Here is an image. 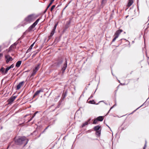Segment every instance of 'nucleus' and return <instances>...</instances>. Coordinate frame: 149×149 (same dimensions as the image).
I'll use <instances>...</instances> for the list:
<instances>
[{
  "instance_id": "nucleus-17",
  "label": "nucleus",
  "mask_w": 149,
  "mask_h": 149,
  "mask_svg": "<svg viewBox=\"0 0 149 149\" xmlns=\"http://www.w3.org/2000/svg\"><path fill=\"white\" fill-rule=\"evenodd\" d=\"M133 3V0H129L128 3L127 5L128 6H130Z\"/></svg>"
},
{
  "instance_id": "nucleus-12",
  "label": "nucleus",
  "mask_w": 149,
  "mask_h": 149,
  "mask_svg": "<svg viewBox=\"0 0 149 149\" xmlns=\"http://www.w3.org/2000/svg\"><path fill=\"white\" fill-rule=\"evenodd\" d=\"M97 120L98 121H102L104 119V116H98L96 118Z\"/></svg>"
},
{
  "instance_id": "nucleus-32",
  "label": "nucleus",
  "mask_w": 149,
  "mask_h": 149,
  "mask_svg": "<svg viewBox=\"0 0 149 149\" xmlns=\"http://www.w3.org/2000/svg\"><path fill=\"white\" fill-rule=\"evenodd\" d=\"M35 53H34L33 55L32 56V58H33L37 54V52H35Z\"/></svg>"
},
{
  "instance_id": "nucleus-15",
  "label": "nucleus",
  "mask_w": 149,
  "mask_h": 149,
  "mask_svg": "<svg viewBox=\"0 0 149 149\" xmlns=\"http://www.w3.org/2000/svg\"><path fill=\"white\" fill-rule=\"evenodd\" d=\"M22 61H17L16 63L15 66L17 68L19 67L20 66L22 63Z\"/></svg>"
},
{
  "instance_id": "nucleus-22",
  "label": "nucleus",
  "mask_w": 149,
  "mask_h": 149,
  "mask_svg": "<svg viewBox=\"0 0 149 149\" xmlns=\"http://www.w3.org/2000/svg\"><path fill=\"white\" fill-rule=\"evenodd\" d=\"M18 43V42H17H17L14 43L13 44L11 45L10 47H14V46H16L17 45Z\"/></svg>"
},
{
  "instance_id": "nucleus-64",
  "label": "nucleus",
  "mask_w": 149,
  "mask_h": 149,
  "mask_svg": "<svg viewBox=\"0 0 149 149\" xmlns=\"http://www.w3.org/2000/svg\"><path fill=\"white\" fill-rule=\"evenodd\" d=\"M29 114H26V115H25L24 116V117H26L27 116H29Z\"/></svg>"
},
{
  "instance_id": "nucleus-14",
  "label": "nucleus",
  "mask_w": 149,
  "mask_h": 149,
  "mask_svg": "<svg viewBox=\"0 0 149 149\" xmlns=\"http://www.w3.org/2000/svg\"><path fill=\"white\" fill-rule=\"evenodd\" d=\"M0 71L1 73L3 74H5L8 72H6V70H5V69L3 67L1 68Z\"/></svg>"
},
{
  "instance_id": "nucleus-57",
  "label": "nucleus",
  "mask_w": 149,
  "mask_h": 149,
  "mask_svg": "<svg viewBox=\"0 0 149 149\" xmlns=\"http://www.w3.org/2000/svg\"><path fill=\"white\" fill-rule=\"evenodd\" d=\"M39 52V51L38 49L36 51H35L33 52H37V53H38Z\"/></svg>"
},
{
  "instance_id": "nucleus-1",
  "label": "nucleus",
  "mask_w": 149,
  "mask_h": 149,
  "mask_svg": "<svg viewBox=\"0 0 149 149\" xmlns=\"http://www.w3.org/2000/svg\"><path fill=\"white\" fill-rule=\"evenodd\" d=\"M68 60L64 56L60 55L54 59L52 67L61 68L60 72L63 75L67 67Z\"/></svg>"
},
{
  "instance_id": "nucleus-26",
  "label": "nucleus",
  "mask_w": 149,
  "mask_h": 149,
  "mask_svg": "<svg viewBox=\"0 0 149 149\" xmlns=\"http://www.w3.org/2000/svg\"><path fill=\"white\" fill-rule=\"evenodd\" d=\"M70 23H71L70 20L69 21L67 22L66 24L67 25H68V26H69V25L70 24Z\"/></svg>"
},
{
  "instance_id": "nucleus-35",
  "label": "nucleus",
  "mask_w": 149,
  "mask_h": 149,
  "mask_svg": "<svg viewBox=\"0 0 149 149\" xmlns=\"http://www.w3.org/2000/svg\"><path fill=\"white\" fill-rule=\"evenodd\" d=\"M69 27V26L65 24V29L63 31H65Z\"/></svg>"
},
{
  "instance_id": "nucleus-36",
  "label": "nucleus",
  "mask_w": 149,
  "mask_h": 149,
  "mask_svg": "<svg viewBox=\"0 0 149 149\" xmlns=\"http://www.w3.org/2000/svg\"><path fill=\"white\" fill-rule=\"evenodd\" d=\"M63 100H62V98H61L60 100V101L58 103H59V105H60L61 104V102H62V101Z\"/></svg>"
},
{
  "instance_id": "nucleus-31",
  "label": "nucleus",
  "mask_w": 149,
  "mask_h": 149,
  "mask_svg": "<svg viewBox=\"0 0 149 149\" xmlns=\"http://www.w3.org/2000/svg\"><path fill=\"white\" fill-rule=\"evenodd\" d=\"M33 119V118H32V117L31 116L30 117V118L28 120L27 123H28L30 122L31 120H32Z\"/></svg>"
},
{
  "instance_id": "nucleus-30",
  "label": "nucleus",
  "mask_w": 149,
  "mask_h": 149,
  "mask_svg": "<svg viewBox=\"0 0 149 149\" xmlns=\"http://www.w3.org/2000/svg\"><path fill=\"white\" fill-rule=\"evenodd\" d=\"M10 69V68L9 66L7 67L5 69V70L6 72H8V71Z\"/></svg>"
},
{
  "instance_id": "nucleus-11",
  "label": "nucleus",
  "mask_w": 149,
  "mask_h": 149,
  "mask_svg": "<svg viewBox=\"0 0 149 149\" xmlns=\"http://www.w3.org/2000/svg\"><path fill=\"white\" fill-rule=\"evenodd\" d=\"M123 31L122 29H119L117 30L115 33L114 36L118 37L121 32Z\"/></svg>"
},
{
  "instance_id": "nucleus-51",
  "label": "nucleus",
  "mask_w": 149,
  "mask_h": 149,
  "mask_svg": "<svg viewBox=\"0 0 149 149\" xmlns=\"http://www.w3.org/2000/svg\"><path fill=\"white\" fill-rule=\"evenodd\" d=\"M31 55V54H29L28 55H27V58H28Z\"/></svg>"
},
{
  "instance_id": "nucleus-27",
  "label": "nucleus",
  "mask_w": 149,
  "mask_h": 149,
  "mask_svg": "<svg viewBox=\"0 0 149 149\" xmlns=\"http://www.w3.org/2000/svg\"><path fill=\"white\" fill-rule=\"evenodd\" d=\"M54 32H55V31H54L53 30H52V31L50 33V36L52 37L53 36V35L54 34Z\"/></svg>"
},
{
  "instance_id": "nucleus-52",
  "label": "nucleus",
  "mask_w": 149,
  "mask_h": 149,
  "mask_svg": "<svg viewBox=\"0 0 149 149\" xmlns=\"http://www.w3.org/2000/svg\"><path fill=\"white\" fill-rule=\"evenodd\" d=\"M126 44H127L128 45H129L130 44V42L129 41H126Z\"/></svg>"
},
{
  "instance_id": "nucleus-10",
  "label": "nucleus",
  "mask_w": 149,
  "mask_h": 149,
  "mask_svg": "<svg viewBox=\"0 0 149 149\" xmlns=\"http://www.w3.org/2000/svg\"><path fill=\"white\" fill-rule=\"evenodd\" d=\"M25 81H22L20 82L18 84L17 86L16 89L17 90H19L20 89L21 86L24 84Z\"/></svg>"
},
{
  "instance_id": "nucleus-44",
  "label": "nucleus",
  "mask_w": 149,
  "mask_h": 149,
  "mask_svg": "<svg viewBox=\"0 0 149 149\" xmlns=\"http://www.w3.org/2000/svg\"><path fill=\"white\" fill-rule=\"evenodd\" d=\"M36 113H34L33 115L31 116L33 118L36 116Z\"/></svg>"
},
{
  "instance_id": "nucleus-8",
  "label": "nucleus",
  "mask_w": 149,
  "mask_h": 149,
  "mask_svg": "<svg viewBox=\"0 0 149 149\" xmlns=\"http://www.w3.org/2000/svg\"><path fill=\"white\" fill-rule=\"evenodd\" d=\"M5 58L7 63H8L10 61H12L13 60L12 58L8 54L5 55Z\"/></svg>"
},
{
  "instance_id": "nucleus-23",
  "label": "nucleus",
  "mask_w": 149,
  "mask_h": 149,
  "mask_svg": "<svg viewBox=\"0 0 149 149\" xmlns=\"http://www.w3.org/2000/svg\"><path fill=\"white\" fill-rule=\"evenodd\" d=\"M33 47H29V48L27 50L26 53H28L30 52L31 50L32 49Z\"/></svg>"
},
{
  "instance_id": "nucleus-62",
  "label": "nucleus",
  "mask_w": 149,
  "mask_h": 149,
  "mask_svg": "<svg viewBox=\"0 0 149 149\" xmlns=\"http://www.w3.org/2000/svg\"><path fill=\"white\" fill-rule=\"evenodd\" d=\"M42 47H40V48L38 49V50L39 51H40L41 50V49Z\"/></svg>"
},
{
  "instance_id": "nucleus-43",
  "label": "nucleus",
  "mask_w": 149,
  "mask_h": 149,
  "mask_svg": "<svg viewBox=\"0 0 149 149\" xmlns=\"http://www.w3.org/2000/svg\"><path fill=\"white\" fill-rule=\"evenodd\" d=\"M36 113H34L33 115L31 116L33 118L36 116Z\"/></svg>"
},
{
  "instance_id": "nucleus-53",
  "label": "nucleus",
  "mask_w": 149,
  "mask_h": 149,
  "mask_svg": "<svg viewBox=\"0 0 149 149\" xmlns=\"http://www.w3.org/2000/svg\"><path fill=\"white\" fill-rule=\"evenodd\" d=\"M35 43V42L33 43L32 44L30 47H33Z\"/></svg>"
},
{
  "instance_id": "nucleus-38",
  "label": "nucleus",
  "mask_w": 149,
  "mask_h": 149,
  "mask_svg": "<svg viewBox=\"0 0 149 149\" xmlns=\"http://www.w3.org/2000/svg\"><path fill=\"white\" fill-rule=\"evenodd\" d=\"M13 47H9V51H8V52H11V51H12V48Z\"/></svg>"
},
{
  "instance_id": "nucleus-5",
  "label": "nucleus",
  "mask_w": 149,
  "mask_h": 149,
  "mask_svg": "<svg viewBox=\"0 0 149 149\" xmlns=\"http://www.w3.org/2000/svg\"><path fill=\"white\" fill-rule=\"evenodd\" d=\"M40 65L41 64L39 63L35 66L33 70V71L30 75V77H32L33 76L36 74L37 71L39 69Z\"/></svg>"
},
{
  "instance_id": "nucleus-4",
  "label": "nucleus",
  "mask_w": 149,
  "mask_h": 149,
  "mask_svg": "<svg viewBox=\"0 0 149 149\" xmlns=\"http://www.w3.org/2000/svg\"><path fill=\"white\" fill-rule=\"evenodd\" d=\"M94 131H95V134L97 137L100 136L101 133V128L99 125L95 126L93 128Z\"/></svg>"
},
{
  "instance_id": "nucleus-13",
  "label": "nucleus",
  "mask_w": 149,
  "mask_h": 149,
  "mask_svg": "<svg viewBox=\"0 0 149 149\" xmlns=\"http://www.w3.org/2000/svg\"><path fill=\"white\" fill-rule=\"evenodd\" d=\"M28 23H27V22L24 21V20L23 22H22L21 24H20L19 25H18V26L19 27L21 26H24L25 25H26Z\"/></svg>"
},
{
  "instance_id": "nucleus-58",
  "label": "nucleus",
  "mask_w": 149,
  "mask_h": 149,
  "mask_svg": "<svg viewBox=\"0 0 149 149\" xmlns=\"http://www.w3.org/2000/svg\"><path fill=\"white\" fill-rule=\"evenodd\" d=\"M88 87V86L86 87H85V89H84V91H85V90H87V88Z\"/></svg>"
},
{
  "instance_id": "nucleus-48",
  "label": "nucleus",
  "mask_w": 149,
  "mask_h": 149,
  "mask_svg": "<svg viewBox=\"0 0 149 149\" xmlns=\"http://www.w3.org/2000/svg\"><path fill=\"white\" fill-rule=\"evenodd\" d=\"M101 102H104L106 104V105H107V104L106 103H105L104 102V101H100L98 102V103Z\"/></svg>"
},
{
  "instance_id": "nucleus-40",
  "label": "nucleus",
  "mask_w": 149,
  "mask_h": 149,
  "mask_svg": "<svg viewBox=\"0 0 149 149\" xmlns=\"http://www.w3.org/2000/svg\"><path fill=\"white\" fill-rule=\"evenodd\" d=\"M52 3H51V2H50L47 6L48 8H49V7L52 4Z\"/></svg>"
},
{
  "instance_id": "nucleus-39",
  "label": "nucleus",
  "mask_w": 149,
  "mask_h": 149,
  "mask_svg": "<svg viewBox=\"0 0 149 149\" xmlns=\"http://www.w3.org/2000/svg\"><path fill=\"white\" fill-rule=\"evenodd\" d=\"M146 50L145 52H146V47H143V48H142V50L143 51V50Z\"/></svg>"
},
{
  "instance_id": "nucleus-18",
  "label": "nucleus",
  "mask_w": 149,
  "mask_h": 149,
  "mask_svg": "<svg viewBox=\"0 0 149 149\" xmlns=\"http://www.w3.org/2000/svg\"><path fill=\"white\" fill-rule=\"evenodd\" d=\"M88 124V123L87 121H86L84 123H82V125L81 126V127H84L85 126L87 125Z\"/></svg>"
},
{
  "instance_id": "nucleus-9",
  "label": "nucleus",
  "mask_w": 149,
  "mask_h": 149,
  "mask_svg": "<svg viewBox=\"0 0 149 149\" xmlns=\"http://www.w3.org/2000/svg\"><path fill=\"white\" fill-rule=\"evenodd\" d=\"M43 92V89L40 88L39 90H37L34 93L33 96V98L38 95L40 93Z\"/></svg>"
},
{
  "instance_id": "nucleus-19",
  "label": "nucleus",
  "mask_w": 149,
  "mask_h": 149,
  "mask_svg": "<svg viewBox=\"0 0 149 149\" xmlns=\"http://www.w3.org/2000/svg\"><path fill=\"white\" fill-rule=\"evenodd\" d=\"M128 125L127 124H126L125 125H124V127H122L121 128V131L125 130L128 127Z\"/></svg>"
},
{
  "instance_id": "nucleus-29",
  "label": "nucleus",
  "mask_w": 149,
  "mask_h": 149,
  "mask_svg": "<svg viewBox=\"0 0 149 149\" xmlns=\"http://www.w3.org/2000/svg\"><path fill=\"white\" fill-rule=\"evenodd\" d=\"M107 0H102V4L103 5L106 2Z\"/></svg>"
},
{
  "instance_id": "nucleus-16",
  "label": "nucleus",
  "mask_w": 149,
  "mask_h": 149,
  "mask_svg": "<svg viewBox=\"0 0 149 149\" xmlns=\"http://www.w3.org/2000/svg\"><path fill=\"white\" fill-rule=\"evenodd\" d=\"M88 103L91 104H96V105H97L99 104L98 103H97V104L95 103V101L94 100H90L89 101Z\"/></svg>"
},
{
  "instance_id": "nucleus-46",
  "label": "nucleus",
  "mask_w": 149,
  "mask_h": 149,
  "mask_svg": "<svg viewBox=\"0 0 149 149\" xmlns=\"http://www.w3.org/2000/svg\"><path fill=\"white\" fill-rule=\"evenodd\" d=\"M91 118H89V119H88V122H89V123H88V124H90V121H91Z\"/></svg>"
},
{
  "instance_id": "nucleus-41",
  "label": "nucleus",
  "mask_w": 149,
  "mask_h": 149,
  "mask_svg": "<svg viewBox=\"0 0 149 149\" xmlns=\"http://www.w3.org/2000/svg\"><path fill=\"white\" fill-rule=\"evenodd\" d=\"M67 93V91L65 90V91L63 93L64 94H65V95H66Z\"/></svg>"
},
{
  "instance_id": "nucleus-61",
  "label": "nucleus",
  "mask_w": 149,
  "mask_h": 149,
  "mask_svg": "<svg viewBox=\"0 0 149 149\" xmlns=\"http://www.w3.org/2000/svg\"><path fill=\"white\" fill-rule=\"evenodd\" d=\"M106 125L110 129L111 131H111V130L110 127L108 125H107L106 124Z\"/></svg>"
},
{
  "instance_id": "nucleus-63",
  "label": "nucleus",
  "mask_w": 149,
  "mask_h": 149,
  "mask_svg": "<svg viewBox=\"0 0 149 149\" xmlns=\"http://www.w3.org/2000/svg\"><path fill=\"white\" fill-rule=\"evenodd\" d=\"M46 130H45V129L41 133L42 134L43 133H44V132H45V131Z\"/></svg>"
},
{
  "instance_id": "nucleus-3",
  "label": "nucleus",
  "mask_w": 149,
  "mask_h": 149,
  "mask_svg": "<svg viewBox=\"0 0 149 149\" xmlns=\"http://www.w3.org/2000/svg\"><path fill=\"white\" fill-rule=\"evenodd\" d=\"M36 17L34 14H32L29 15L24 19V21L29 23H30L34 21Z\"/></svg>"
},
{
  "instance_id": "nucleus-34",
  "label": "nucleus",
  "mask_w": 149,
  "mask_h": 149,
  "mask_svg": "<svg viewBox=\"0 0 149 149\" xmlns=\"http://www.w3.org/2000/svg\"><path fill=\"white\" fill-rule=\"evenodd\" d=\"M42 127V126L41 125H40L39 126H38L37 127V129L39 130H40Z\"/></svg>"
},
{
  "instance_id": "nucleus-60",
  "label": "nucleus",
  "mask_w": 149,
  "mask_h": 149,
  "mask_svg": "<svg viewBox=\"0 0 149 149\" xmlns=\"http://www.w3.org/2000/svg\"><path fill=\"white\" fill-rule=\"evenodd\" d=\"M49 127V125L47 127H46V128L45 129V130H46Z\"/></svg>"
},
{
  "instance_id": "nucleus-55",
  "label": "nucleus",
  "mask_w": 149,
  "mask_h": 149,
  "mask_svg": "<svg viewBox=\"0 0 149 149\" xmlns=\"http://www.w3.org/2000/svg\"><path fill=\"white\" fill-rule=\"evenodd\" d=\"M113 107H114V106H112V107H111L109 109V111H110L111 110V109H112Z\"/></svg>"
},
{
  "instance_id": "nucleus-49",
  "label": "nucleus",
  "mask_w": 149,
  "mask_h": 149,
  "mask_svg": "<svg viewBox=\"0 0 149 149\" xmlns=\"http://www.w3.org/2000/svg\"><path fill=\"white\" fill-rule=\"evenodd\" d=\"M93 94H92L91 95V96L89 98H88V99H90L91 98H92L93 97Z\"/></svg>"
},
{
  "instance_id": "nucleus-50",
  "label": "nucleus",
  "mask_w": 149,
  "mask_h": 149,
  "mask_svg": "<svg viewBox=\"0 0 149 149\" xmlns=\"http://www.w3.org/2000/svg\"><path fill=\"white\" fill-rule=\"evenodd\" d=\"M98 84L97 85V86H98ZM97 88H96V90H95V91L94 92V93H93V94H93V95H94V94H95V92L96 91V90H97Z\"/></svg>"
},
{
  "instance_id": "nucleus-45",
  "label": "nucleus",
  "mask_w": 149,
  "mask_h": 149,
  "mask_svg": "<svg viewBox=\"0 0 149 149\" xmlns=\"http://www.w3.org/2000/svg\"><path fill=\"white\" fill-rule=\"evenodd\" d=\"M36 113H34L33 115L31 116L33 118L36 116Z\"/></svg>"
},
{
  "instance_id": "nucleus-28",
  "label": "nucleus",
  "mask_w": 149,
  "mask_h": 149,
  "mask_svg": "<svg viewBox=\"0 0 149 149\" xmlns=\"http://www.w3.org/2000/svg\"><path fill=\"white\" fill-rule=\"evenodd\" d=\"M55 7V5H53L51 9H50V11H52L53 10V9H54V8Z\"/></svg>"
},
{
  "instance_id": "nucleus-25",
  "label": "nucleus",
  "mask_w": 149,
  "mask_h": 149,
  "mask_svg": "<svg viewBox=\"0 0 149 149\" xmlns=\"http://www.w3.org/2000/svg\"><path fill=\"white\" fill-rule=\"evenodd\" d=\"M66 96V95H65V94H64L63 93L62 96L61 97V98L62 99V100H64V99L65 97Z\"/></svg>"
},
{
  "instance_id": "nucleus-33",
  "label": "nucleus",
  "mask_w": 149,
  "mask_h": 149,
  "mask_svg": "<svg viewBox=\"0 0 149 149\" xmlns=\"http://www.w3.org/2000/svg\"><path fill=\"white\" fill-rule=\"evenodd\" d=\"M114 37L112 40V42H114L118 37L114 35Z\"/></svg>"
},
{
  "instance_id": "nucleus-2",
  "label": "nucleus",
  "mask_w": 149,
  "mask_h": 149,
  "mask_svg": "<svg viewBox=\"0 0 149 149\" xmlns=\"http://www.w3.org/2000/svg\"><path fill=\"white\" fill-rule=\"evenodd\" d=\"M29 140L25 136H19L17 139L14 140L15 144L17 145H21L24 143L25 146L28 143Z\"/></svg>"
},
{
  "instance_id": "nucleus-59",
  "label": "nucleus",
  "mask_w": 149,
  "mask_h": 149,
  "mask_svg": "<svg viewBox=\"0 0 149 149\" xmlns=\"http://www.w3.org/2000/svg\"><path fill=\"white\" fill-rule=\"evenodd\" d=\"M111 73H112V75H113V72H112V69H111Z\"/></svg>"
},
{
  "instance_id": "nucleus-37",
  "label": "nucleus",
  "mask_w": 149,
  "mask_h": 149,
  "mask_svg": "<svg viewBox=\"0 0 149 149\" xmlns=\"http://www.w3.org/2000/svg\"><path fill=\"white\" fill-rule=\"evenodd\" d=\"M14 64H12L11 65H10V66H9L10 68V69L11 68H13L14 67Z\"/></svg>"
},
{
  "instance_id": "nucleus-21",
  "label": "nucleus",
  "mask_w": 149,
  "mask_h": 149,
  "mask_svg": "<svg viewBox=\"0 0 149 149\" xmlns=\"http://www.w3.org/2000/svg\"><path fill=\"white\" fill-rule=\"evenodd\" d=\"M144 104V103H143V104L141 105L139 107H138V108H137L136 110H134V111H133L131 113H130V114H133L134 112H135L136 110H138V109H139V108H140L142 106L143 104Z\"/></svg>"
},
{
  "instance_id": "nucleus-24",
  "label": "nucleus",
  "mask_w": 149,
  "mask_h": 149,
  "mask_svg": "<svg viewBox=\"0 0 149 149\" xmlns=\"http://www.w3.org/2000/svg\"><path fill=\"white\" fill-rule=\"evenodd\" d=\"M57 25H58V23H56L55 24L52 30H53L54 31H55Z\"/></svg>"
},
{
  "instance_id": "nucleus-7",
  "label": "nucleus",
  "mask_w": 149,
  "mask_h": 149,
  "mask_svg": "<svg viewBox=\"0 0 149 149\" xmlns=\"http://www.w3.org/2000/svg\"><path fill=\"white\" fill-rule=\"evenodd\" d=\"M13 94L12 96L7 100L8 104H11L15 100V98L17 97V95H14Z\"/></svg>"
},
{
  "instance_id": "nucleus-20",
  "label": "nucleus",
  "mask_w": 149,
  "mask_h": 149,
  "mask_svg": "<svg viewBox=\"0 0 149 149\" xmlns=\"http://www.w3.org/2000/svg\"><path fill=\"white\" fill-rule=\"evenodd\" d=\"M98 121L97 120L96 118H95V119L94 120L93 122V124H98L97 122Z\"/></svg>"
},
{
  "instance_id": "nucleus-56",
  "label": "nucleus",
  "mask_w": 149,
  "mask_h": 149,
  "mask_svg": "<svg viewBox=\"0 0 149 149\" xmlns=\"http://www.w3.org/2000/svg\"><path fill=\"white\" fill-rule=\"evenodd\" d=\"M48 8H48V7H47V8L46 9H45V10L44 11V13H45L47 11V9H48Z\"/></svg>"
},
{
  "instance_id": "nucleus-6",
  "label": "nucleus",
  "mask_w": 149,
  "mask_h": 149,
  "mask_svg": "<svg viewBox=\"0 0 149 149\" xmlns=\"http://www.w3.org/2000/svg\"><path fill=\"white\" fill-rule=\"evenodd\" d=\"M40 18L37 19L36 21L34 22L28 28V30L29 31H31L38 24V22L40 19Z\"/></svg>"
},
{
  "instance_id": "nucleus-54",
  "label": "nucleus",
  "mask_w": 149,
  "mask_h": 149,
  "mask_svg": "<svg viewBox=\"0 0 149 149\" xmlns=\"http://www.w3.org/2000/svg\"><path fill=\"white\" fill-rule=\"evenodd\" d=\"M110 111H109H109L107 112V113L106 114L105 116L107 115L110 112Z\"/></svg>"
},
{
  "instance_id": "nucleus-47",
  "label": "nucleus",
  "mask_w": 149,
  "mask_h": 149,
  "mask_svg": "<svg viewBox=\"0 0 149 149\" xmlns=\"http://www.w3.org/2000/svg\"><path fill=\"white\" fill-rule=\"evenodd\" d=\"M146 144H145L144 146H143V149H146Z\"/></svg>"
},
{
  "instance_id": "nucleus-42",
  "label": "nucleus",
  "mask_w": 149,
  "mask_h": 149,
  "mask_svg": "<svg viewBox=\"0 0 149 149\" xmlns=\"http://www.w3.org/2000/svg\"><path fill=\"white\" fill-rule=\"evenodd\" d=\"M70 2H71V1H70V2L69 3H68V4H67V5H66V6H65V7L63 9V10H64L65 9V8H66L68 6V4H69V3H70Z\"/></svg>"
}]
</instances>
